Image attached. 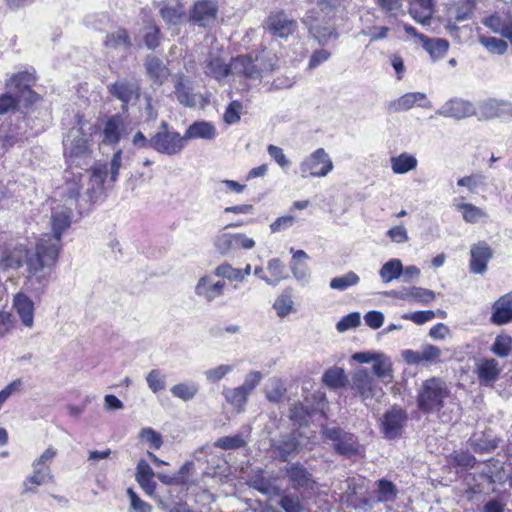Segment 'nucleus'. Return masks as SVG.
Wrapping results in <instances>:
<instances>
[{
    "mask_svg": "<svg viewBox=\"0 0 512 512\" xmlns=\"http://www.w3.org/2000/svg\"><path fill=\"white\" fill-rule=\"evenodd\" d=\"M73 207L57 206L51 213L52 234H44L36 243V254L29 259L31 277L44 281L58 259L63 233L70 228Z\"/></svg>",
    "mask_w": 512,
    "mask_h": 512,
    "instance_id": "obj_1",
    "label": "nucleus"
},
{
    "mask_svg": "<svg viewBox=\"0 0 512 512\" xmlns=\"http://www.w3.org/2000/svg\"><path fill=\"white\" fill-rule=\"evenodd\" d=\"M35 82L33 74L23 71L14 74L6 83V93L0 95V115L6 114L22 103L29 106L37 101V94L31 89Z\"/></svg>",
    "mask_w": 512,
    "mask_h": 512,
    "instance_id": "obj_2",
    "label": "nucleus"
},
{
    "mask_svg": "<svg viewBox=\"0 0 512 512\" xmlns=\"http://www.w3.org/2000/svg\"><path fill=\"white\" fill-rule=\"evenodd\" d=\"M450 391L446 382L440 378L432 377L425 380L418 391L417 404L424 413L439 411L444 406V400Z\"/></svg>",
    "mask_w": 512,
    "mask_h": 512,
    "instance_id": "obj_3",
    "label": "nucleus"
},
{
    "mask_svg": "<svg viewBox=\"0 0 512 512\" xmlns=\"http://www.w3.org/2000/svg\"><path fill=\"white\" fill-rule=\"evenodd\" d=\"M36 254V248L34 251H28L21 244L6 246L0 251V268L4 270L8 269H18L23 265L25 260L26 263V280L31 285H38L39 288H43L49 282L50 276L52 272H49L46 279L44 281L35 279L31 277V273L29 270V259Z\"/></svg>",
    "mask_w": 512,
    "mask_h": 512,
    "instance_id": "obj_4",
    "label": "nucleus"
},
{
    "mask_svg": "<svg viewBox=\"0 0 512 512\" xmlns=\"http://www.w3.org/2000/svg\"><path fill=\"white\" fill-rule=\"evenodd\" d=\"M63 144L65 155L69 161L76 166L87 169L91 162L88 136L81 129H72Z\"/></svg>",
    "mask_w": 512,
    "mask_h": 512,
    "instance_id": "obj_5",
    "label": "nucleus"
},
{
    "mask_svg": "<svg viewBox=\"0 0 512 512\" xmlns=\"http://www.w3.org/2000/svg\"><path fill=\"white\" fill-rule=\"evenodd\" d=\"M185 147L184 135L170 130L169 124L162 121L158 131L152 136V149L169 156L179 154Z\"/></svg>",
    "mask_w": 512,
    "mask_h": 512,
    "instance_id": "obj_6",
    "label": "nucleus"
},
{
    "mask_svg": "<svg viewBox=\"0 0 512 512\" xmlns=\"http://www.w3.org/2000/svg\"><path fill=\"white\" fill-rule=\"evenodd\" d=\"M213 244L219 254L227 256L239 249H252L255 241L243 233L221 231L214 237Z\"/></svg>",
    "mask_w": 512,
    "mask_h": 512,
    "instance_id": "obj_7",
    "label": "nucleus"
},
{
    "mask_svg": "<svg viewBox=\"0 0 512 512\" xmlns=\"http://www.w3.org/2000/svg\"><path fill=\"white\" fill-rule=\"evenodd\" d=\"M408 415L400 407L393 406L387 410L381 420V431L388 440H394L401 437L407 424Z\"/></svg>",
    "mask_w": 512,
    "mask_h": 512,
    "instance_id": "obj_8",
    "label": "nucleus"
},
{
    "mask_svg": "<svg viewBox=\"0 0 512 512\" xmlns=\"http://www.w3.org/2000/svg\"><path fill=\"white\" fill-rule=\"evenodd\" d=\"M333 169V163L323 148L315 150L300 165L302 177H324Z\"/></svg>",
    "mask_w": 512,
    "mask_h": 512,
    "instance_id": "obj_9",
    "label": "nucleus"
},
{
    "mask_svg": "<svg viewBox=\"0 0 512 512\" xmlns=\"http://www.w3.org/2000/svg\"><path fill=\"white\" fill-rule=\"evenodd\" d=\"M297 27V22L283 11L271 12L263 22V28L278 38H287Z\"/></svg>",
    "mask_w": 512,
    "mask_h": 512,
    "instance_id": "obj_10",
    "label": "nucleus"
},
{
    "mask_svg": "<svg viewBox=\"0 0 512 512\" xmlns=\"http://www.w3.org/2000/svg\"><path fill=\"white\" fill-rule=\"evenodd\" d=\"M270 451L273 457L282 462L295 457L300 451V442L297 435L290 433L277 439H270Z\"/></svg>",
    "mask_w": 512,
    "mask_h": 512,
    "instance_id": "obj_11",
    "label": "nucleus"
},
{
    "mask_svg": "<svg viewBox=\"0 0 512 512\" xmlns=\"http://www.w3.org/2000/svg\"><path fill=\"white\" fill-rule=\"evenodd\" d=\"M202 68L206 76L221 82L232 75V60L227 63L219 52H210L204 60Z\"/></svg>",
    "mask_w": 512,
    "mask_h": 512,
    "instance_id": "obj_12",
    "label": "nucleus"
},
{
    "mask_svg": "<svg viewBox=\"0 0 512 512\" xmlns=\"http://www.w3.org/2000/svg\"><path fill=\"white\" fill-rule=\"evenodd\" d=\"M354 388L357 389L366 406H370L373 399L377 400L382 395L374 378L363 369L354 373Z\"/></svg>",
    "mask_w": 512,
    "mask_h": 512,
    "instance_id": "obj_13",
    "label": "nucleus"
},
{
    "mask_svg": "<svg viewBox=\"0 0 512 512\" xmlns=\"http://www.w3.org/2000/svg\"><path fill=\"white\" fill-rule=\"evenodd\" d=\"M284 472L293 489L308 491L314 488L315 481L311 473L301 463L296 462L287 465Z\"/></svg>",
    "mask_w": 512,
    "mask_h": 512,
    "instance_id": "obj_14",
    "label": "nucleus"
},
{
    "mask_svg": "<svg viewBox=\"0 0 512 512\" xmlns=\"http://www.w3.org/2000/svg\"><path fill=\"white\" fill-rule=\"evenodd\" d=\"M493 257V250L485 241H479L470 248L469 269L474 274H484L488 269V263Z\"/></svg>",
    "mask_w": 512,
    "mask_h": 512,
    "instance_id": "obj_15",
    "label": "nucleus"
},
{
    "mask_svg": "<svg viewBox=\"0 0 512 512\" xmlns=\"http://www.w3.org/2000/svg\"><path fill=\"white\" fill-rule=\"evenodd\" d=\"M313 399L317 400L316 406L309 407L303 403H294L290 408L289 418L297 425H307L311 416L319 411L325 413L326 402L323 394H314Z\"/></svg>",
    "mask_w": 512,
    "mask_h": 512,
    "instance_id": "obj_16",
    "label": "nucleus"
},
{
    "mask_svg": "<svg viewBox=\"0 0 512 512\" xmlns=\"http://www.w3.org/2000/svg\"><path fill=\"white\" fill-rule=\"evenodd\" d=\"M475 114L473 104L467 100L453 98L446 101L437 111L436 115L443 117L464 119Z\"/></svg>",
    "mask_w": 512,
    "mask_h": 512,
    "instance_id": "obj_17",
    "label": "nucleus"
},
{
    "mask_svg": "<svg viewBox=\"0 0 512 512\" xmlns=\"http://www.w3.org/2000/svg\"><path fill=\"white\" fill-rule=\"evenodd\" d=\"M225 282L214 281L211 275H204L198 280L194 292L196 296L204 299L207 303L223 296Z\"/></svg>",
    "mask_w": 512,
    "mask_h": 512,
    "instance_id": "obj_18",
    "label": "nucleus"
},
{
    "mask_svg": "<svg viewBox=\"0 0 512 512\" xmlns=\"http://www.w3.org/2000/svg\"><path fill=\"white\" fill-rule=\"evenodd\" d=\"M490 322L497 326L512 322V291L502 295L493 303Z\"/></svg>",
    "mask_w": 512,
    "mask_h": 512,
    "instance_id": "obj_19",
    "label": "nucleus"
},
{
    "mask_svg": "<svg viewBox=\"0 0 512 512\" xmlns=\"http://www.w3.org/2000/svg\"><path fill=\"white\" fill-rule=\"evenodd\" d=\"M232 75H241L247 79L259 80L262 78L256 58L241 55L232 58Z\"/></svg>",
    "mask_w": 512,
    "mask_h": 512,
    "instance_id": "obj_20",
    "label": "nucleus"
},
{
    "mask_svg": "<svg viewBox=\"0 0 512 512\" xmlns=\"http://www.w3.org/2000/svg\"><path fill=\"white\" fill-rule=\"evenodd\" d=\"M473 15V8L470 7L469 4H464L462 2L451 3L447 8V24L446 29L449 31L450 35H454L457 33L459 28L457 27V22H462L470 19Z\"/></svg>",
    "mask_w": 512,
    "mask_h": 512,
    "instance_id": "obj_21",
    "label": "nucleus"
},
{
    "mask_svg": "<svg viewBox=\"0 0 512 512\" xmlns=\"http://www.w3.org/2000/svg\"><path fill=\"white\" fill-rule=\"evenodd\" d=\"M216 15L217 6L213 1H200L194 5L190 20L200 27H207L214 22Z\"/></svg>",
    "mask_w": 512,
    "mask_h": 512,
    "instance_id": "obj_22",
    "label": "nucleus"
},
{
    "mask_svg": "<svg viewBox=\"0 0 512 512\" xmlns=\"http://www.w3.org/2000/svg\"><path fill=\"white\" fill-rule=\"evenodd\" d=\"M393 295L400 300L420 304H428L435 299L434 291L417 286L403 287L398 291H393Z\"/></svg>",
    "mask_w": 512,
    "mask_h": 512,
    "instance_id": "obj_23",
    "label": "nucleus"
},
{
    "mask_svg": "<svg viewBox=\"0 0 512 512\" xmlns=\"http://www.w3.org/2000/svg\"><path fill=\"white\" fill-rule=\"evenodd\" d=\"M416 103H418L420 107L431 108V103L426 101V94L422 92H410L390 102L388 109L391 112L406 111L411 109Z\"/></svg>",
    "mask_w": 512,
    "mask_h": 512,
    "instance_id": "obj_24",
    "label": "nucleus"
},
{
    "mask_svg": "<svg viewBox=\"0 0 512 512\" xmlns=\"http://www.w3.org/2000/svg\"><path fill=\"white\" fill-rule=\"evenodd\" d=\"M124 130L125 123L121 115L116 114L109 117L102 131V143L115 146L119 143Z\"/></svg>",
    "mask_w": 512,
    "mask_h": 512,
    "instance_id": "obj_25",
    "label": "nucleus"
},
{
    "mask_svg": "<svg viewBox=\"0 0 512 512\" xmlns=\"http://www.w3.org/2000/svg\"><path fill=\"white\" fill-rule=\"evenodd\" d=\"M13 308L25 327L32 328L34 325V303L24 293H17L13 299Z\"/></svg>",
    "mask_w": 512,
    "mask_h": 512,
    "instance_id": "obj_26",
    "label": "nucleus"
},
{
    "mask_svg": "<svg viewBox=\"0 0 512 512\" xmlns=\"http://www.w3.org/2000/svg\"><path fill=\"white\" fill-rule=\"evenodd\" d=\"M324 436L333 442L334 450L348 458L352 456V446L350 437L344 433L342 429L337 427L325 428L323 430Z\"/></svg>",
    "mask_w": 512,
    "mask_h": 512,
    "instance_id": "obj_27",
    "label": "nucleus"
},
{
    "mask_svg": "<svg viewBox=\"0 0 512 512\" xmlns=\"http://www.w3.org/2000/svg\"><path fill=\"white\" fill-rule=\"evenodd\" d=\"M139 90L140 88L136 81L126 79L115 82L109 88L110 93L124 104L137 98L139 96Z\"/></svg>",
    "mask_w": 512,
    "mask_h": 512,
    "instance_id": "obj_28",
    "label": "nucleus"
},
{
    "mask_svg": "<svg viewBox=\"0 0 512 512\" xmlns=\"http://www.w3.org/2000/svg\"><path fill=\"white\" fill-rule=\"evenodd\" d=\"M155 473L147 461L141 459L137 463L135 480L144 490V492L151 496L156 489V482L153 480Z\"/></svg>",
    "mask_w": 512,
    "mask_h": 512,
    "instance_id": "obj_29",
    "label": "nucleus"
},
{
    "mask_svg": "<svg viewBox=\"0 0 512 512\" xmlns=\"http://www.w3.org/2000/svg\"><path fill=\"white\" fill-rule=\"evenodd\" d=\"M433 0H411L409 14L418 23L429 25L433 15Z\"/></svg>",
    "mask_w": 512,
    "mask_h": 512,
    "instance_id": "obj_30",
    "label": "nucleus"
},
{
    "mask_svg": "<svg viewBox=\"0 0 512 512\" xmlns=\"http://www.w3.org/2000/svg\"><path fill=\"white\" fill-rule=\"evenodd\" d=\"M217 132L215 126L206 121H196L192 123L184 133V139H204L212 140L216 137Z\"/></svg>",
    "mask_w": 512,
    "mask_h": 512,
    "instance_id": "obj_31",
    "label": "nucleus"
},
{
    "mask_svg": "<svg viewBox=\"0 0 512 512\" xmlns=\"http://www.w3.org/2000/svg\"><path fill=\"white\" fill-rule=\"evenodd\" d=\"M511 111V104L497 99H489L481 106V113L486 118L507 117Z\"/></svg>",
    "mask_w": 512,
    "mask_h": 512,
    "instance_id": "obj_32",
    "label": "nucleus"
},
{
    "mask_svg": "<svg viewBox=\"0 0 512 512\" xmlns=\"http://www.w3.org/2000/svg\"><path fill=\"white\" fill-rule=\"evenodd\" d=\"M147 74L157 84H162L168 76V69L163 61L156 56L149 55L145 61Z\"/></svg>",
    "mask_w": 512,
    "mask_h": 512,
    "instance_id": "obj_33",
    "label": "nucleus"
},
{
    "mask_svg": "<svg viewBox=\"0 0 512 512\" xmlns=\"http://www.w3.org/2000/svg\"><path fill=\"white\" fill-rule=\"evenodd\" d=\"M454 206L462 212L463 220L466 223L475 224L479 221H486L488 218L487 212L474 204L462 202Z\"/></svg>",
    "mask_w": 512,
    "mask_h": 512,
    "instance_id": "obj_34",
    "label": "nucleus"
},
{
    "mask_svg": "<svg viewBox=\"0 0 512 512\" xmlns=\"http://www.w3.org/2000/svg\"><path fill=\"white\" fill-rule=\"evenodd\" d=\"M391 169L395 174H406L417 167V158L407 152L391 157Z\"/></svg>",
    "mask_w": 512,
    "mask_h": 512,
    "instance_id": "obj_35",
    "label": "nucleus"
},
{
    "mask_svg": "<svg viewBox=\"0 0 512 512\" xmlns=\"http://www.w3.org/2000/svg\"><path fill=\"white\" fill-rule=\"evenodd\" d=\"M477 373L482 384H491L498 378L500 373L498 362L495 359H485L478 365Z\"/></svg>",
    "mask_w": 512,
    "mask_h": 512,
    "instance_id": "obj_36",
    "label": "nucleus"
},
{
    "mask_svg": "<svg viewBox=\"0 0 512 512\" xmlns=\"http://www.w3.org/2000/svg\"><path fill=\"white\" fill-rule=\"evenodd\" d=\"M423 48L430 54L433 59L443 57L449 48V43L441 38H428L427 36H420Z\"/></svg>",
    "mask_w": 512,
    "mask_h": 512,
    "instance_id": "obj_37",
    "label": "nucleus"
},
{
    "mask_svg": "<svg viewBox=\"0 0 512 512\" xmlns=\"http://www.w3.org/2000/svg\"><path fill=\"white\" fill-rule=\"evenodd\" d=\"M303 22L308 26L310 34L319 42L326 43L333 36V29L327 26H320L316 23V18L312 13H309Z\"/></svg>",
    "mask_w": 512,
    "mask_h": 512,
    "instance_id": "obj_38",
    "label": "nucleus"
},
{
    "mask_svg": "<svg viewBox=\"0 0 512 512\" xmlns=\"http://www.w3.org/2000/svg\"><path fill=\"white\" fill-rule=\"evenodd\" d=\"M174 93L179 103L186 107H193L196 104L195 95L191 92V88L185 81L183 76L178 77L174 85Z\"/></svg>",
    "mask_w": 512,
    "mask_h": 512,
    "instance_id": "obj_39",
    "label": "nucleus"
},
{
    "mask_svg": "<svg viewBox=\"0 0 512 512\" xmlns=\"http://www.w3.org/2000/svg\"><path fill=\"white\" fill-rule=\"evenodd\" d=\"M373 373L381 380L385 382L392 381L393 370L392 363L385 354L380 353L378 357L372 363Z\"/></svg>",
    "mask_w": 512,
    "mask_h": 512,
    "instance_id": "obj_40",
    "label": "nucleus"
},
{
    "mask_svg": "<svg viewBox=\"0 0 512 512\" xmlns=\"http://www.w3.org/2000/svg\"><path fill=\"white\" fill-rule=\"evenodd\" d=\"M273 308L277 316L284 318L294 311V301L292 299L291 290H284L275 300Z\"/></svg>",
    "mask_w": 512,
    "mask_h": 512,
    "instance_id": "obj_41",
    "label": "nucleus"
},
{
    "mask_svg": "<svg viewBox=\"0 0 512 512\" xmlns=\"http://www.w3.org/2000/svg\"><path fill=\"white\" fill-rule=\"evenodd\" d=\"M223 395L228 403L236 407L239 411L243 410L248 399V393L241 386L236 388H226Z\"/></svg>",
    "mask_w": 512,
    "mask_h": 512,
    "instance_id": "obj_42",
    "label": "nucleus"
},
{
    "mask_svg": "<svg viewBox=\"0 0 512 512\" xmlns=\"http://www.w3.org/2000/svg\"><path fill=\"white\" fill-rule=\"evenodd\" d=\"M170 391L174 397L187 402L196 396L199 391V387L196 383L193 382H182L172 386Z\"/></svg>",
    "mask_w": 512,
    "mask_h": 512,
    "instance_id": "obj_43",
    "label": "nucleus"
},
{
    "mask_svg": "<svg viewBox=\"0 0 512 512\" xmlns=\"http://www.w3.org/2000/svg\"><path fill=\"white\" fill-rule=\"evenodd\" d=\"M457 185L460 187H466L469 192L475 193L478 188L487 185V177L481 172L472 173L459 178L457 180Z\"/></svg>",
    "mask_w": 512,
    "mask_h": 512,
    "instance_id": "obj_44",
    "label": "nucleus"
},
{
    "mask_svg": "<svg viewBox=\"0 0 512 512\" xmlns=\"http://www.w3.org/2000/svg\"><path fill=\"white\" fill-rule=\"evenodd\" d=\"M160 14L164 21L168 24L176 25L184 14L182 5L175 1L173 3L165 4L160 9Z\"/></svg>",
    "mask_w": 512,
    "mask_h": 512,
    "instance_id": "obj_45",
    "label": "nucleus"
},
{
    "mask_svg": "<svg viewBox=\"0 0 512 512\" xmlns=\"http://www.w3.org/2000/svg\"><path fill=\"white\" fill-rule=\"evenodd\" d=\"M403 272V265L399 259H391L380 269V276L386 283L399 278Z\"/></svg>",
    "mask_w": 512,
    "mask_h": 512,
    "instance_id": "obj_46",
    "label": "nucleus"
},
{
    "mask_svg": "<svg viewBox=\"0 0 512 512\" xmlns=\"http://www.w3.org/2000/svg\"><path fill=\"white\" fill-rule=\"evenodd\" d=\"M105 45L106 47L113 49H128L131 42L127 31L124 29H118L117 31L107 35Z\"/></svg>",
    "mask_w": 512,
    "mask_h": 512,
    "instance_id": "obj_47",
    "label": "nucleus"
},
{
    "mask_svg": "<svg viewBox=\"0 0 512 512\" xmlns=\"http://www.w3.org/2000/svg\"><path fill=\"white\" fill-rule=\"evenodd\" d=\"M323 381L329 387L338 388L346 384L347 376L344 369L340 367H332L324 373Z\"/></svg>",
    "mask_w": 512,
    "mask_h": 512,
    "instance_id": "obj_48",
    "label": "nucleus"
},
{
    "mask_svg": "<svg viewBox=\"0 0 512 512\" xmlns=\"http://www.w3.org/2000/svg\"><path fill=\"white\" fill-rule=\"evenodd\" d=\"M285 392L286 388L284 383L278 378L270 379L265 388L267 399L274 403L279 402L283 398Z\"/></svg>",
    "mask_w": 512,
    "mask_h": 512,
    "instance_id": "obj_49",
    "label": "nucleus"
},
{
    "mask_svg": "<svg viewBox=\"0 0 512 512\" xmlns=\"http://www.w3.org/2000/svg\"><path fill=\"white\" fill-rule=\"evenodd\" d=\"M470 446L475 453H491L498 447V441L496 439H488L484 435H481L480 437L471 438Z\"/></svg>",
    "mask_w": 512,
    "mask_h": 512,
    "instance_id": "obj_50",
    "label": "nucleus"
},
{
    "mask_svg": "<svg viewBox=\"0 0 512 512\" xmlns=\"http://www.w3.org/2000/svg\"><path fill=\"white\" fill-rule=\"evenodd\" d=\"M81 185L78 181L67 183L65 189V204L66 206L73 207L79 214L82 213V207L78 206V198L80 196Z\"/></svg>",
    "mask_w": 512,
    "mask_h": 512,
    "instance_id": "obj_51",
    "label": "nucleus"
},
{
    "mask_svg": "<svg viewBox=\"0 0 512 512\" xmlns=\"http://www.w3.org/2000/svg\"><path fill=\"white\" fill-rule=\"evenodd\" d=\"M255 58L262 75L264 73L272 72L277 66L278 58L270 51L262 50Z\"/></svg>",
    "mask_w": 512,
    "mask_h": 512,
    "instance_id": "obj_52",
    "label": "nucleus"
},
{
    "mask_svg": "<svg viewBox=\"0 0 512 512\" xmlns=\"http://www.w3.org/2000/svg\"><path fill=\"white\" fill-rule=\"evenodd\" d=\"M267 269L274 279L267 277H262V279L269 285H277L280 280L286 278L285 266L277 258L271 259L268 262Z\"/></svg>",
    "mask_w": 512,
    "mask_h": 512,
    "instance_id": "obj_53",
    "label": "nucleus"
},
{
    "mask_svg": "<svg viewBox=\"0 0 512 512\" xmlns=\"http://www.w3.org/2000/svg\"><path fill=\"white\" fill-rule=\"evenodd\" d=\"M214 446L223 450H236L246 446L244 438L237 434L233 436H224L217 439Z\"/></svg>",
    "mask_w": 512,
    "mask_h": 512,
    "instance_id": "obj_54",
    "label": "nucleus"
},
{
    "mask_svg": "<svg viewBox=\"0 0 512 512\" xmlns=\"http://www.w3.org/2000/svg\"><path fill=\"white\" fill-rule=\"evenodd\" d=\"M512 347V338L507 334H500L495 338L492 345V352L498 357H506L509 355Z\"/></svg>",
    "mask_w": 512,
    "mask_h": 512,
    "instance_id": "obj_55",
    "label": "nucleus"
},
{
    "mask_svg": "<svg viewBox=\"0 0 512 512\" xmlns=\"http://www.w3.org/2000/svg\"><path fill=\"white\" fill-rule=\"evenodd\" d=\"M479 42L489 52L495 53L498 55L504 54L508 48V45L504 40H502L500 38H496V37L480 36Z\"/></svg>",
    "mask_w": 512,
    "mask_h": 512,
    "instance_id": "obj_56",
    "label": "nucleus"
},
{
    "mask_svg": "<svg viewBox=\"0 0 512 512\" xmlns=\"http://www.w3.org/2000/svg\"><path fill=\"white\" fill-rule=\"evenodd\" d=\"M146 383L153 393H158L166 388V376L158 369H152L146 375Z\"/></svg>",
    "mask_w": 512,
    "mask_h": 512,
    "instance_id": "obj_57",
    "label": "nucleus"
},
{
    "mask_svg": "<svg viewBox=\"0 0 512 512\" xmlns=\"http://www.w3.org/2000/svg\"><path fill=\"white\" fill-rule=\"evenodd\" d=\"M396 486L386 479L378 481V500L381 502L393 501L396 498Z\"/></svg>",
    "mask_w": 512,
    "mask_h": 512,
    "instance_id": "obj_58",
    "label": "nucleus"
},
{
    "mask_svg": "<svg viewBox=\"0 0 512 512\" xmlns=\"http://www.w3.org/2000/svg\"><path fill=\"white\" fill-rule=\"evenodd\" d=\"M233 370L232 365L221 364L217 367L207 369L204 371V376L207 382L215 384L226 377Z\"/></svg>",
    "mask_w": 512,
    "mask_h": 512,
    "instance_id": "obj_59",
    "label": "nucleus"
},
{
    "mask_svg": "<svg viewBox=\"0 0 512 512\" xmlns=\"http://www.w3.org/2000/svg\"><path fill=\"white\" fill-rule=\"evenodd\" d=\"M214 275L230 281L242 282L240 269L234 268L228 263L217 266L214 269Z\"/></svg>",
    "mask_w": 512,
    "mask_h": 512,
    "instance_id": "obj_60",
    "label": "nucleus"
},
{
    "mask_svg": "<svg viewBox=\"0 0 512 512\" xmlns=\"http://www.w3.org/2000/svg\"><path fill=\"white\" fill-rule=\"evenodd\" d=\"M139 437L142 441L149 444L150 448L158 450L163 444V439L160 433L150 427L142 428Z\"/></svg>",
    "mask_w": 512,
    "mask_h": 512,
    "instance_id": "obj_61",
    "label": "nucleus"
},
{
    "mask_svg": "<svg viewBox=\"0 0 512 512\" xmlns=\"http://www.w3.org/2000/svg\"><path fill=\"white\" fill-rule=\"evenodd\" d=\"M57 454V449L49 446L36 460H34L32 467H39L46 471H51L50 465L56 458Z\"/></svg>",
    "mask_w": 512,
    "mask_h": 512,
    "instance_id": "obj_62",
    "label": "nucleus"
},
{
    "mask_svg": "<svg viewBox=\"0 0 512 512\" xmlns=\"http://www.w3.org/2000/svg\"><path fill=\"white\" fill-rule=\"evenodd\" d=\"M127 496L130 499L129 512H150L152 510V506L143 501L132 488L127 489Z\"/></svg>",
    "mask_w": 512,
    "mask_h": 512,
    "instance_id": "obj_63",
    "label": "nucleus"
},
{
    "mask_svg": "<svg viewBox=\"0 0 512 512\" xmlns=\"http://www.w3.org/2000/svg\"><path fill=\"white\" fill-rule=\"evenodd\" d=\"M279 505L285 512H305V508L301 504L298 496L283 495L279 501Z\"/></svg>",
    "mask_w": 512,
    "mask_h": 512,
    "instance_id": "obj_64",
    "label": "nucleus"
}]
</instances>
